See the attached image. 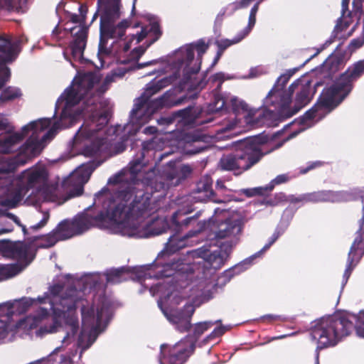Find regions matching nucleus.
<instances>
[{"mask_svg": "<svg viewBox=\"0 0 364 364\" xmlns=\"http://www.w3.org/2000/svg\"><path fill=\"white\" fill-rule=\"evenodd\" d=\"M240 35L237 33L232 40L230 39H221L217 40L215 44L218 48V50L223 53L224 50L232 45L236 44L240 42L242 39H240Z\"/></svg>", "mask_w": 364, "mask_h": 364, "instance_id": "7c9ffc66", "label": "nucleus"}, {"mask_svg": "<svg viewBox=\"0 0 364 364\" xmlns=\"http://www.w3.org/2000/svg\"><path fill=\"white\" fill-rule=\"evenodd\" d=\"M136 0H134L133 1V4H132V13L133 14L134 11H135V4H136Z\"/></svg>", "mask_w": 364, "mask_h": 364, "instance_id": "0e129e2a", "label": "nucleus"}, {"mask_svg": "<svg viewBox=\"0 0 364 364\" xmlns=\"http://www.w3.org/2000/svg\"><path fill=\"white\" fill-rule=\"evenodd\" d=\"M314 122L310 119H304V114L292 123L286 125L284 129L291 125H299L282 141L276 144H266L258 136L250 137L235 142L236 151L234 153L224 154L219 161V167L223 171H231L235 176H240L247 171L265 155L280 148L284 142L296 137L299 134L311 127Z\"/></svg>", "mask_w": 364, "mask_h": 364, "instance_id": "9d476101", "label": "nucleus"}, {"mask_svg": "<svg viewBox=\"0 0 364 364\" xmlns=\"http://www.w3.org/2000/svg\"><path fill=\"white\" fill-rule=\"evenodd\" d=\"M21 95V90L16 87L6 88L0 96V100H11Z\"/></svg>", "mask_w": 364, "mask_h": 364, "instance_id": "2f4dec72", "label": "nucleus"}, {"mask_svg": "<svg viewBox=\"0 0 364 364\" xmlns=\"http://www.w3.org/2000/svg\"><path fill=\"white\" fill-rule=\"evenodd\" d=\"M121 0H97V11L92 22L100 16V41L97 57L103 65V59L106 57H114L118 63L122 65L132 63L133 70H139L145 67L155 65L158 60H152L145 63H138L141 56L145 53L146 48L139 46L129 52L131 41L136 40L141 42L145 37L151 38L149 44L156 42L161 36L158 17L149 16L148 25L141 28L140 32L132 34L130 39H123L126 30L131 25L129 19L124 18L119 21L122 15Z\"/></svg>", "mask_w": 364, "mask_h": 364, "instance_id": "39448f33", "label": "nucleus"}, {"mask_svg": "<svg viewBox=\"0 0 364 364\" xmlns=\"http://www.w3.org/2000/svg\"><path fill=\"white\" fill-rule=\"evenodd\" d=\"M287 200L291 203H309L308 193H304L299 196L289 195L287 198Z\"/></svg>", "mask_w": 364, "mask_h": 364, "instance_id": "ea45409f", "label": "nucleus"}, {"mask_svg": "<svg viewBox=\"0 0 364 364\" xmlns=\"http://www.w3.org/2000/svg\"><path fill=\"white\" fill-rule=\"evenodd\" d=\"M299 70L294 68L287 70L285 73L281 75L275 82L273 87L268 92V95L263 100V107L266 108L270 113L275 107H281L286 105L290 99V95H293L295 92L296 87L299 85L301 79L295 80L290 85L288 89H284L287 83L291 77Z\"/></svg>", "mask_w": 364, "mask_h": 364, "instance_id": "dca6fc26", "label": "nucleus"}, {"mask_svg": "<svg viewBox=\"0 0 364 364\" xmlns=\"http://www.w3.org/2000/svg\"><path fill=\"white\" fill-rule=\"evenodd\" d=\"M14 7V0H0V9L11 10Z\"/></svg>", "mask_w": 364, "mask_h": 364, "instance_id": "09e8293b", "label": "nucleus"}, {"mask_svg": "<svg viewBox=\"0 0 364 364\" xmlns=\"http://www.w3.org/2000/svg\"><path fill=\"white\" fill-rule=\"evenodd\" d=\"M294 334H296V333H292L291 334L281 335V336L272 338V340L273 341V340H277V339H283V338H287V336H292V335H294Z\"/></svg>", "mask_w": 364, "mask_h": 364, "instance_id": "bf43d9fd", "label": "nucleus"}, {"mask_svg": "<svg viewBox=\"0 0 364 364\" xmlns=\"http://www.w3.org/2000/svg\"><path fill=\"white\" fill-rule=\"evenodd\" d=\"M65 30L70 31L73 39L70 43L69 46L64 50L63 55L73 68H77L75 63L83 64L88 61L83 56L87 43L88 28L80 23L70 28H66Z\"/></svg>", "mask_w": 364, "mask_h": 364, "instance_id": "6ab92c4d", "label": "nucleus"}, {"mask_svg": "<svg viewBox=\"0 0 364 364\" xmlns=\"http://www.w3.org/2000/svg\"><path fill=\"white\" fill-rule=\"evenodd\" d=\"M21 201V196L16 194L12 198H6L4 200V204L10 208H16Z\"/></svg>", "mask_w": 364, "mask_h": 364, "instance_id": "79ce46f5", "label": "nucleus"}, {"mask_svg": "<svg viewBox=\"0 0 364 364\" xmlns=\"http://www.w3.org/2000/svg\"><path fill=\"white\" fill-rule=\"evenodd\" d=\"M268 191L265 190V186L252 188H244L241 190V193H242L247 197L264 195Z\"/></svg>", "mask_w": 364, "mask_h": 364, "instance_id": "c9c22d12", "label": "nucleus"}, {"mask_svg": "<svg viewBox=\"0 0 364 364\" xmlns=\"http://www.w3.org/2000/svg\"><path fill=\"white\" fill-rule=\"evenodd\" d=\"M227 331V328L224 326H220L216 327L208 336H207L200 343V346L207 343L208 341L221 336Z\"/></svg>", "mask_w": 364, "mask_h": 364, "instance_id": "f704fd0d", "label": "nucleus"}, {"mask_svg": "<svg viewBox=\"0 0 364 364\" xmlns=\"http://www.w3.org/2000/svg\"><path fill=\"white\" fill-rule=\"evenodd\" d=\"M311 58H309L307 59L303 64L301 66L304 65L306 63H308L309 60H310Z\"/></svg>", "mask_w": 364, "mask_h": 364, "instance_id": "338daca9", "label": "nucleus"}, {"mask_svg": "<svg viewBox=\"0 0 364 364\" xmlns=\"http://www.w3.org/2000/svg\"><path fill=\"white\" fill-rule=\"evenodd\" d=\"M101 277L99 273L85 274L70 284L57 283L50 286L48 291L36 299L24 296L11 301L14 314H24L31 307L36 309L33 315L17 321L16 326L25 329L36 328L52 311V322L41 326L36 334L43 336L62 331L65 333L62 343L68 346L74 341L79 331L76 309L80 306L82 327L77 346L81 357L106 329L113 316V303L106 296H98L90 305L87 299L84 298L87 291L101 284Z\"/></svg>", "mask_w": 364, "mask_h": 364, "instance_id": "f03ea898", "label": "nucleus"}, {"mask_svg": "<svg viewBox=\"0 0 364 364\" xmlns=\"http://www.w3.org/2000/svg\"><path fill=\"white\" fill-rule=\"evenodd\" d=\"M206 225L208 223L199 222L197 229L190 230L185 235L180 234L183 229L178 231L172 229L173 233L170 235L165 247L159 253L155 261L152 264L135 268L139 277L149 276L156 280L163 279L159 282L162 284L161 289L166 301L173 291H178V289H186L190 285L192 296L199 298L202 302H206L216 294L220 282H223L218 279L216 284L207 280L200 281L196 285L190 284L189 281L193 275V267L176 254L179 250L191 245L194 242L191 238L203 232Z\"/></svg>", "mask_w": 364, "mask_h": 364, "instance_id": "423d86ee", "label": "nucleus"}, {"mask_svg": "<svg viewBox=\"0 0 364 364\" xmlns=\"http://www.w3.org/2000/svg\"><path fill=\"white\" fill-rule=\"evenodd\" d=\"M165 80L151 81L148 83L144 92L134 101L133 108L130 111L129 122L123 127L117 125L107 129L108 122L101 128L97 129V117L96 111L92 113H83L66 128L71 127L80 118H84V122L78 129L73 138V145L80 150L85 156H92L97 155L107 147V144L113 139L109 136L115 135L119 139L114 145L116 154L123 152L127 148V143L134 136L143 125L154 118V114L163 107L178 106L183 97H171V92L166 91L164 95L152 98L164 86ZM65 127H59L58 132Z\"/></svg>", "mask_w": 364, "mask_h": 364, "instance_id": "7ed1b4c3", "label": "nucleus"}, {"mask_svg": "<svg viewBox=\"0 0 364 364\" xmlns=\"http://www.w3.org/2000/svg\"><path fill=\"white\" fill-rule=\"evenodd\" d=\"M295 90H297V93L293 107H291L292 95H290L289 101L286 105L284 106L281 105V107H275L271 114L282 118H289L296 114L311 101L313 95L311 81L304 82L301 79V82L298 87H296Z\"/></svg>", "mask_w": 364, "mask_h": 364, "instance_id": "aec40b11", "label": "nucleus"}, {"mask_svg": "<svg viewBox=\"0 0 364 364\" xmlns=\"http://www.w3.org/2000/svg\"><path fill=\"white\" fill-rule=\"evenodd\" d=\"M100 165V162L90 161L77 167L69 176L66 183L70 186L71 197L79 196L83 193L84 185L89 181L92 172Z\"/></svg>", "mask_w": 364, "mask_h": 364, "instance_id": "4be33fe9", "label": "nucleus"}, {"mask_svg": "<svg viewBox=\"0 0 364 364\" xmlns=\"http://www.w3.org/2000/svg\"><path fill=\"white\" fill-rule=\"evenodd\" d=\"M215 187H216V192H215V193H218V194L219 191H222L223 189L225 188L224 183L222 180L217 181Z\"/></svg>", "mask_w": 364, "mask_h": 364, "instance_id": "5fc2aeb1", "label": "nucleus"}, {"mask_svg": "<svg viewBox=\"0 0 364 364\" xmlns=\"http://www.w3.org/2000/svg\"><path fill=\"white\" fill-rule=\"evenodd\" d=\"M79 11H80V16L82 17V21L84 22L85 18V14H87V6L85 5H82V4L80 5L79 6Z\"/></svg>", "mask_w": 364, "mask_h": 364, "instance_id": "864d4df0", "label": "nucleus"}, {"mask_svg": "<svg viewBox=\"0 0 364 364\" xmlns=\"http://www.w3.org/2000/svg\"><path fill=\"white\" fill-rule=\"evenodd\" d=\"M158 132V129L154 126H147L144 127L142 132L145 134L152 135Z\"/></svg>", "mask_w": 364, "mask_h": 364, "instance_id": "8fccbe9b", "label": "nucleus"}, {"mask_svg": "<svg viewBox=\"0 0 364 364\" xmlns=\"http://www.w3.org/2000/svg\"><path fill=\"white\" fill-rule=\"evenodd\" d=\"M9 334L7 328L5 326L0 327V344L4 343Z\"/></svg>", "mask_w": 364, "mask_h": 364, "instance_id": "3c124183", "label": "nucleus"}, {"mask_svg": "<svg viewBox=\"0 0 364 364\" xmlns=\"http://www.w3.org/2000/svg\"><path fill=\"white\" fill-rule=\"evenodd\" d=\"M336 38L333 36H330L328 39H327L325 43L321 46V50L325 49L326 48L328 47L331 43H333Z\"/></svg>", "mask_w": 364, "mask_h": 364, "instance_id": "4d7b16f0", "label": "nucleus"}, {"mask_svg": "<svg viewBox=\"0 0 364 364\" xmlns=\"http://www.w3.org/2000/svg\"><path fill=\"white\" fill-rule=\"evenodd\" d=\"M189 199L197 202L212 201L215 203H223L227 201L225 198H220L215 193L213 189V180L209 176H205L198 181L186 200Z\"/></svg>", "mask_w": 364, "mask_h": 364, "instance_id": "5701e85b", "label": "nucleus"}, {"mask_svg": "<svg viewBox=\"0 0 364 364\" xmlns=\"http://www.w3.org/2000/svg\"><path fill=\"white\" fill-rule=\"evenodd\" d=\"M194 350L193 342L186 343L182 339L173 346L162 344L159 362L160 364H184Z\"/></svg>", "mask_w": 364, "mask_h": 364, "instance_id": "412c9836", "label": "nucleus"}, {"mask_svg": "<svg viewBox=\"0 0 364 364\" xmlns=\"http://www.w3.org/2000/svg\"><path fill=\"white\" fill-rule=\"evenodd\" d=\"M157 207L152 200L149 198V207L147 213L140 215H128L125 218H118L109 213L117 223L119 232L122 236L134 238H148L156 236L166 232L168 230L175 229L179 230L186 228L192 223H195L200 215V210L193 215L188 216L193 209L186 205L173 213L171 218H156L150 222L144 223L146 218L156 212Z\"/></svg>", "mask_w": 364, "mask_h": 364, "instance_id": "1a4fd4ad", "label": "nucleus"}, {"mask_svg": "<svg viewBox=\"0 0 364 364\" xmlns=\"http://www.w3.org/2000/svg\"><path fill=\"white\" fill-rule=\"evenodd\" d=\"M16 274V269L14 266L2 265L0 267V281L11 278Z\"/></svg>", "mask_w": 364, "mask_h": 364, "instance_id": "473e14b6", "label": "nucleus"}, {"mask_svg": "<svg viewBox=\"0 0 364 364\" xmlns=\"http://www.w3.org/2000/svg\"><path fill=\"white\" fill-rule=\"evenodd\" d=\"M292 218L293 213L288 215L287 210H285L280 223L275 228L272 235L268 239L267 243L265 244L259 251L245 259L232 267L225 270L223 273V275L219 277V280L223 281V284H222V285H225V284L230 282L235 275L239 274L250 268L254 264L255 260L257 258L261 257L262 255L278 240V238L285 232Z\"/></svg>", "mask_w": 364, "mask_h": 364, "instance_id": "2eb2a0df", "label": "nucleus"}, {"mask_svg": "<svg viewBox=\"0 0 364 364\" xmlns=\"http://www.w3.org/2000/svg\"><path fill=\"white\" fill-rule=\"evenodd\" d=\"M49 218H50V215H49V213L48 212H44L43 213V218L42 219L36 224L33 225H31L30 227V230H33V231H36V230H38L41 228H42L43 227H44L48 220H49Z\"/></svg>", "mask_w": 364, "mask_h": 364, "instance_id": "a19ab883", "label": "nucleus"}, {"mask_svg": "<svg viewBox=\"0 0 364 364\" xmlns=\"http://www.w3.org/2000/svg\"><path fill=\"white\" fill-rule=\"evenodd\" d=\"M323 84L324 82L322 80H318L314 83V87L315 90H316L318 87L323 86Z\"/></svg>", "mask_w": 364, "mask_h": 364, "instance_id": "052dcab7", "label": "nucleus"}, {"mask_svg": "<svg viewBox=\"0 0 364 364\" xmlns=\"http://www.w3.org/2000/svg\"><path fill=\"white\" fill-rule=\"evenodd\" d=\"M364 74V60L350 66L329 86L324 87L316 104L304 114L314 123L337 107L350 93L353 84Z\"/></svg>", "mask_w": 364, "mask_h": 364, "instance_id": "f8f14e48", "label": "nucleus"}, {"mask_svg": "<svg viewBox=\"0 0 364 364\" xmlns=\"http://www.w3.org/2000/svg\"><path fill=\"white\" fill-rule=\"evenodd\" d=\"M180 176L179 178H186L192 171L191 168L188 165H182L180 168Z\"/></svg>", "mask_w": 364, "mask_h": 364, "instance_id": "de8ad7c7", "label": "nucleus"}, {"mask_svg": "<svg viewBox=\"0 0 364 364\" xmlns=\"http://www.w3.org/2000/svg\"><path fill=\"white\" fill-rule=\"evenodd\" d=\"M350 0H342V10H341V16L342 18L344 16L346 11L348 9Z\"/></svg>", "mask_w": 364, "mask_h": 364, "instance_id": "6e6d98bb", "label": "nucleus"}, {"mask_svg": "<svg viewBox=\"0 0 364 364\" xmlns=\"http://www.w3.org/2000/svg\"><path fill=\"white\" fill-rule=\"evenodd\" d=\"M256 23V16L249 15L247 26L238 33L240 35V39H244L252 30Z\"/></svg>", "mask_w": 364, "mask_h": 364, "instance_id": "e433bc0d", "label": "nucleus"}, {"mask_svg": "<svg viewBox=\"0 0 364 364\" xmlns=\"http://www.w3.org/2000/svg\"><path fill=\"white\" fill-rule=\"evenodd\" d=\"M343 64V55L331 54L322 64V69L327 73L324 77L336 72Z\"/></svg>", "mask_w": 364, "mask_h": 364, "instance_id": "c85d7f7f", "label": "nucleus"}, {"mask_svg": "<svg viewBox=\"0 0 364 364\" xmlns=\"http://www.w3.org/2000/svg\"><path fill=\"white\" fill-rule=\"evenodd\" d=\"M219 210H220V208H215V213H218V211H219Z\"/></svg>", "mask_w": 364, "mask_h": 364, "instance_id": "774afa93", "label": "nucleus"}, {"mask_svg": "<svg viewBox=\"0 0 364 364\" xmlns=\"http://www.w3.org/2000/svg\"><path fill=\"white\" fill-rule=\"evenodd\" d=\"M23 41V38L0 35V58L6 63L14 61L21 52L20 45Z\"/></svg>", "mask_w": 364, "mask_h": 364, "instance_id": "393cba45", "label": "nucleus"}, {"mask_svg": "<svg viewBox=\"0 0 364 364\" xmlns=\"http://www.w3.org/2000/svg\"><path fill=\"white\" fill-rule=\"evenodd\" d=\"M22 230L23 232V234L25 235H28V230L26 228L25 226H22Z\"/></svg>", "mask_w": 364, "mask_h": 364, "instance_id": "e2e57ef3", "label": "nucleus"}, {"mask_svg": "<svg viewBox=\"0 0 364 364\" xmlns=\"http://www.w3.org/2000/svg\"><path fill=\"white\" fill-rule=\"evenodd\" d=\"M108 201H109V197L107 194H103L100 200L97 199L96 194L95 195V203H102V210L95 214L85 213L76 215L71 220L75 236L82 235L91 227L102 225L107 221H111L117 225V221L112 218L107 208L105 207Z\"/></svg>", "mask_w": 364, "mask_h": 364, "instance_id": "f3484780", "label": "nucleus"}, {"mask_svg": "<svg viewBox=\"0 0 364 364\" xmlns=\"http://www.w3.org/2000/svg\"><path fill=\"white\" fill-rule=\"evenodd\" d=\"M146 146L139 150L127 167L112 176L104 187L96 193L97 199L103 194L109 197L105 203L108 213L118 218L128 215H140L147 213L149 198L154 192H159L168 187V183L161 175L151 168L144 174L148 161L145 159Z\"/></svg>", "mask_w": 364, "mask_h": 364, "instance_id": "20e7f679", "label": "nucleus"}, {"mask_svg": "<svg viewBox=\"0 0 364 364\" xmlns=\"http://www.w3.org/2000/svg\"><path fill=\"white\" fill-rule=\"evenodd\" d=\"M133 70L132 65L126 68L119 67L108 74L102 83L99 74L94 72L80 73L73 80L58 97L53 117L60 113L59 118L52 124L51 118H42L23 126L20 132L6 130V122L0 117V152L9 153L17 149L21 140L30 133L29 138L19 148L18 153L0 166V191L9 193L19 188L27 190L44 186L48 179V172L44 167H33L14 177L16 168L37 156L46 144L55 136L59 127H66L76 117L83 113L96 111L97 129H101L109 121L110 114L107 102L102 95L109 85L117 79L122 78Z\"/></svg>", "mask_w": 364, "mask_h": 364, "instance_id": "f257e3e1", "label": "nucleus"}, {"mask_svg": "<svg viewBox=\"0 0 364 364\" xmlns=\"http://www.w3.org/2000/svg\"><path fill=\"white\" fill-rule=\"evenodd\" d=\"M208 45L204 40L200 39L196 42L181 47L176 52L173 62L176 71L168 77H163L157 81L165 80V87L169 84H174L171 92V97H183L181 105L188 99L196 98L200 92L205 87L207 73L214 67L220 58L223 53L218 50L210 68L201 77H198L200 69L202 56L206 52Z\"/></svg>", "mask_w": 364, "mask_h": 364, "instance_id": "6e6552de", "label": "nucleus"}, {"mask_svg": "<svg viewBox=\"0 0 364 364\" xmlns=\"http://www.w3.org/2000/svg\"><path fill=\"white\" fill-rule=\"evenodd\" d=\"M255 75L253 74V69H251L250 70V77H255Z\"/></svg>", "mask_w": 364, "mask_h": 364, "instance_id": "69168bd1", "label": "nucleus"}, {"mask_svg": "<svg viewBox=\"0 0 364 364\" xmlns=\"http://www.w3.org/2000/svg\"><path fill=\"white\" fill-rule=\"evenodd\" d=\"M6 249L9 256L16 259H26L28 255V247L22 242H9Z\"/></svg>", "mask_w": 364, "mask_h": 364, "instance_id": "cd10ccee", "label": "nucleus"}, {"mask_svg": "<svg viewBox=\"0 0 364 364\" xmlns=\"http://www.w3.org/2000/svg\"><path fill=\"white\" fill-rule=\"evenodd\" d=\"M323 164V162H322L321 161H309L307 163L306 167H300L299 168V173L301 174H305L316 168L321 166Z\"/></svg>", "mask_w": 364, "mask_h": 364, "instance_id": "58836bf2", "label": "nucleus"}, {"mask_svg": "<svg viewBox=\"0 0 364 364\" xmlns=\"http://www.w3.org/2000/svg\"><path fill=\"white\" fill-rule=\"evenodd\" d=\"M203 222L208 223L203 231L210 229L211 241L208 245L206 243L197 250L187 251V253L192 257L202 258L209 264L211 268L218 269L224 264L232 251V245L230 242H219L218 240L238 235L242 230L241 225L235 220H225L216 223H212L210 220Z\"/></svg>", "mask_w": 364, "mask_h": 364, "instance_id": "ddd939ff", "label": "nucleus"}, {"mask_svg": "<svg viewBox=\"0 0 364 364\" xmlns=\"http://www.w3.org/2000/svg\"><path fill=\"white\" fill-rule=\"evenodd\" d=\"M171 298L175 300V304H179L181 298L178 296L177 291H173L166 301L164 298V294L161 295L157 301L158 306L167 320L178 331L181 333L189 332L182 340L186 343L193 342V350H195L196 343L200 336L214 324L221 323V320L198 322L192 325L191 321L195 311L194 306L191 304H186L182 309H173L169 304Z\"/></svg>", "mask_w": 364, "mask_h": 364, "instance_id": "4468645a", "label": "nucleus"}, {"mask_svg": "<svg viewBox=\"0 0 364 364\" xmlns=\"http://www.w3.org/2000/svg\"><path fill=\"white\" fill-rule=\"evenodd\" d=\"M141 266H139L141 267ZM135 268L139 267H121L119 268H113L108 270L103 277H105L108 284H119L128 279L129 274L131 273L134 276V279H136L141 283L143 287L149 289L152 296L159 295V297L164 294L163 290L161 289L162 285L160 282L149 283V280H156L154 277H139Z\"/></svg>", "mask_w": 364, "mask_h": 364, "instance_id": "a211bd4d", "label": "nucleus"}, {"mask_svg": "<svg viewBox=\"0 0 364 364\" xmlns=\"http://www.w3.org/2000/svg\"><path fill=\"white\" fill-rule=\"evenodd\" d=\"M260 319H269L270 321L279 320L282 321H287L289 320L288 317L285 316L275 314H266L261 316Z\"/></svg>", "mask_w": 364, "mask_h": 364, "instance_id": "c03bdc74", "label": "nucleus"}, {"mask_svg": "<svg viewBox=\"0 0 364 364\" xmlns=\"http://www.w3.org/2000/svg\"><path fill=\"white\" fill-rule=\"evenodd\" d=\"M308 193L309 203L345 202L351 199L352 196L347 191H318Z\"/></svg>", "mask_w": 364, "mask_h": 364, "instance_id": "a878e982", "label": "nucleus"}, {"mask_svg": "<svg viewBox=\"0 0 364 364\" xmlns=\"http://www.w3.org/2000/svg\"><path fill=\"white\" fill-rule=\"evenodd\" d=\"M342 22H343V18H342V16H341L336 21V24L331 34V36H333L334 38H336L338 33L342 31L344 29V28L341 27Z\"/></svg>", "mask_w": 364, "mask_h": 364, "instance_id": "a18cd8bd", "label": "nucleus"}, {"mask_svg": "<svg viewBox=\"0 0 364 364\" xmlns=\"http://www.w3.org/2000/svg\"><path fill=\"white\" fill-rule=\"evenodd\" d=\"M4 218H9L12 220L15 223L21 226L19 218L16 216L14 214L9 212H2L0 214V220H2Z\"/></svg>", "mask_w": 364, "mask_h": 364, "instance_id": "37998d69", "label": "nucleus"}, {"mask_svg": "<svg viewBox=\"0 0 364 364\" xmlns=\"http://www.w3.org/2000/svg\"><path fill=\"white\" fill-rule=\"evenodd\" d=\"M71 21L74 23H77L80 22V16L77 14H72L71 16Z\"/></svg>", "mask_w": 364, "mask_h": 364, "instance_id": "13d9d810", "label": "nucleus"}, {"mask_svg": "<svg viewBox=\"0 0 364 364\" xmlns=\"http://www.w3.org/2000/svg\"><path fill=\"white\" fill-rule=\"evenodd\" d=\"M59 33V29H58V26H56L54 29L53 30V36H58Z\"/></svg>", "mask_w": 364, "mask_h": 364, "instance_id": "680f3d73", "label": "nucleus"}, {"mask_svg": "<svg viewBox=\"0 0 364 364\" xmlns=\"http://www.w3.org/2000/svg\"><path fill=\"white\" fill-rule=\"evenodd\" d=\"M290 177L288 174H280L278 175L275 178L271 181V182L265 186V190L268 192L272 191L276 185H279L289 181Z\"/></svg>", "mask_w": 364, "mask_h": 364, "instance_id": "72a5a7b5", "label": "nucleus"}, {"mask_svg": "<svg viewBox=\"0 0 364 364\" xmlns=\"http://www.w3.org/2000/svg\"><path fill=\"white\" fill-rule=\"evenodd\" d=\"M263 1H261V0H259L257 1L255 5L252 7L251 10H250V14L251 15H254V16H256L257 15V13L258 11V9H259V4L262 2Z\"/></svg>", "mask_w": 364, "mask_h": 364, "instance_id": "603ef678", "label": "nucleus"}, {"mask_svg": "<svg viewBox=\"0 0 364 364\" xmlns=\"http://www.w3.org/2000/svg\"><path fill=\"white\" fill-rule=\"evenodd\" d=\"M213 82L218 81L217 87L213 91V97L211 101L207 105L205 112L209 114H222L231 110L235 117L224 121L219 129L216 130L218 133H225L235 130L237 127H240V119L238 115L242 113L245 122L251 127H256L262 122L259 119L261 115L259 113L256 116L252 110H248L247 105L242 100H240L237 97L232 96L230 94L221 95L219 91L221 85L225 80V74L218 73L211 77ZM205 111L199 107L188 105L184 109H181L171 114L156 118L157 124L161 126L168 127L174 123H209L214 120L212 117L203 120L200 119Z\"/></svg>", "mask_w": 364, "mask_h": 364, "instance_id": "0eeeda50", "label": "nucleus"}, {"mask_svg": "<svg viewBox=\"0 0 364 364\" xmlns=\"http://www.w3.org/2000/svg\"><path fill=\"white\" fill-rule=\"evenodd\" d=\"M355 330L359 337L364 338V311L358 315L336 314L322 317L312 326L311 337L317 341L315 364H319L318 351L337 346Z\"/></svg>", "mask_w": 364, "mask_h": 364, "instance_id": "9b49d317", "label": "nucleus"}, {"mask_svg": "<svg viewBox=\"0 0 364 364\" xmlns=\"http://www.w3.org/2000/svg\"><path fill=\"white\" fill-rule=\"evenodd\" d=\"M75 236L71 220L65 219L51 232L41 237V242L39 243V247L48 248L53 246L58 241L68 240Z\"/></svg>", "mask_w": 364, "mask_h": 364, "instance_id": "b1692460", "label": "nucleus"}, {"mask_svg": "<svg viewBox=\"0 0 364 364\" xmlns=\"http://www.w3.org/2000/svg\"><path fill=\"white\" fill-rule=\"evenodd\" d=\"M14 314V310L12 309L11 301H6L0 304V322H9Z\"/></svg>", "mask_w": 364, "mask_h": 364, "instance_id": "c756f323", "label": "nucleus"}, {"mask_svg": "<svg viewBox=\"0 0 364 364\" xmlns=\"http://www.w3.org/2000/svg\"><path fill=\"white\" fill-rule=\"evenodd\" d=\"M364 43V41L361 38H354L353 39L349 46L348 48L351 50H355L359 48H360Z\"/></svg>", "mask_w": 364, "mask_h": 364, "instance_id": "49530a36", "label": "nucleus"}, {"mask_svg": "<svg viewBox=\"0 0 364 364\" xmlns=\"http://www.w3.org/2000/svg\"><path fill=\"white\" fill-rule=\"evenodd\" d=\"M187 138L188 142L184 148L186 154H197L207 149V146L204 144V135L192 133L190 134Z\"/></svg>", "mask_w": 364, "mask_h": 364, "instance_id": "bb28decb", "label": "nucleus"}, {"mask_svg": "<svg viewBox=\"0 0 364 364\" xmlns=\"http://www.w3.org/2000/svg\"><path fill=\"white\" fill-rule=\"evenodd\" d=\"M11 71L9 68L5 65H0V90L4 87V84L9 80Z\"/></svg>", "mask_w": 364, "mask_h": 364, "instance_id": "4c0bfd02", "label": "nucleus"}]
</instances>
